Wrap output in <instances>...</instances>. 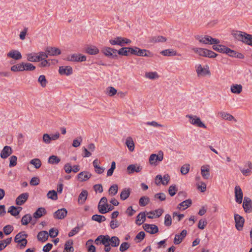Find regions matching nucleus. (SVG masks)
Listing matches in <instances>:
<instances>
[{
  "label": "nucleus",
  "mask_w": 252,
  "mask_h": 252,
  "mask_svg": "<svg viewBox=\"0 0 252 252\" xmlns=\"http://www.w3.org/2000/svg\"><path fill=\"white\" fill-rule=\"evenodd\" d=\"M196 72L198 76L210 75V71L208 69L203 68L201 64H199L196 69Z\"/></svg>",
  "instance_id": "nucleus-25"
},
{
  "label": "nucleus",
  "mask_w": 252,
  "mask_h": 252,
  "mask_svg": "<svg viewBox=\"0 0 252 252\" xmlns=\"http://www.w3.org/2000/svg\"><path fill=\"white\" fill-rule=\"evenodd\" d=\"M101 245H103L104 246L106 245L107 244H110V236L108 235H102V238H101Z\"/></svg>",
  "instance_id": "nucleus-58"
},
{
  "label": "nucleus",
  "mask_w": 252,
  "mask_h": 252,
  "mask_svg": "<svg viewBox=\"0 0 252 252\" xmlns=\"http://www.w3.org/2000/svg\"><path fill=\"white\" fill-rule=\"evenodd\" d=\"M8 58H12L15 60H19L22 59L21 53L16 50H12L7 54Z\"/></svg>",
  "instance_id": "nucleus-18"
},
{
  "label": "nucleus",
  "mask_w": 252,
  "mask_h": 252,
  "mask_svg": "<svg viewBox=\"0 0 252 252\" xmlns=\"http://www.w3.org/2000/svg\"><path fill=\"white\" fill-rule=\"evenodd\" d=\"M145 77L150 79H155L158 78L157 72H149L145 73Z\"/></svg>",
  "instance_id": "nucleus-54"
},
{
  "label": "nucleus",
  "mask_w": 252,
  "mask_h": 252,
  "mask_svg": "<svg viewBox=\"0 0 252 252\" xmlns=\"http://www.w3.org/2000/svg\"><path fill=\"white\" fill-rule=\"evenodd\" d=\"M46 214L47 211L45 208L44 207H40L38 208L33 213V217L34 218L37 219L41 218L42 216L46 215Z\"/></svg>",
  "instance_id": "nucleus-24"
},
{
  "label": "nucleus",
  "mask_w": 252,
  "mask_h": 252,
  "mask_svg": "<svg viewBox=\"0 0 252 252\" xmlns=\"http://www.w3.org/2000/svg\"><path fill=\"white\" fill-rule=\"evenodd\" d=\"M73 244V242L72 240L70 239L67 241L64 245V250L66 251V252L64 251L63 252H73L74 248L72 247Z\"/></svg>",
  "instance_id": "nucleus-33"
},
{
  "label": "nucleus",
  "mask_w": 252,
  "mask_h": 252,
  "mask_svg": "<svg viewBox=\"0 0 252 252\" xmlns=\"http://www.w3.org/2000/svg\"><path fill=\"white\" fill-rule=\"evenodd\" d=\"M177 191L178 188L175 185L170 186L168 189V192L171 196H174Z\"/></svg>",
  "instance_id": "nucleus-57"
},
{
  "label": "nucleus",
  "mask_w": 252,
  "mask_h": 252,
  "mask_svg": "<svg viewBox=\"0 0 252 252\" xmlns=\"http://www.w3.org/2000/svg\"><path fill=\"white\" fill-rule=\"evenodd\" d=\"M144 230L151 234H155L159 231L158 227L155 224L144 223L143 225Z\"/></svg>",
  "instance_id": "nucleus-10"
},
{
  "label": "nucleus",
  "mask_w": 252,
  "mask_h": 252,
  "mask_svg": "<svg viewBox=\"0 0 252 252\" xmlns=\"http://www.w3.org/2000/svg\"><path fill=\"white\" fill-rule=\"evenodd\" d=\"M47 196L48 198L51 199L53 200H56L58 199L57 192L55 190H50L48 192Z\"/></svg>",
  "instance_id": "nucleus-47"
},
{
  "label": "nucleus",
  "mask_w": 252,
  "mask_h": 252,
  "mask_svg": "<svg viewBox=\"0 0 252 252\" xmlns=\"http://www.w3.org/2000/svg\"><path fill=\"white\" fill-rule=\"evenodd\" d=\"M145 213L144 212H141L136 217L135 223L138 225H140L145 221Z\"/></svg>",
  "instance_id": "nucleus-29"
},
{
  "label": "nucleus",
  "mask_w": 252,
  "mask_h": 252,
  "mask_svg": "<svg viewBox=\"0 0 252 252\" xmlns=\"http://www.w3.org/2000/svg\"><path fill=\"white\" fill-rule=\"evenodd\" d=\"M131 48L132 47H125L123 46L119 50H117V53L121 56H128L129 54H131Z\"/></svg>",
  "instance_id": "nucleus-23"
},
{
  "label": "nucleus",
  "mask_w": 252,
  "mask_h": 252,
  "mask_svg": "<svg viewBox=\"0 0 252 252\" xmlns=\"http://www.w3.org/2000/svg\"><path fill=\"white\" fill-rule=\"evenodd\" d=\"M93 165L94 167L95 172L97 174H100L104 172L105 168L99 166L98 164V160L97 159L94 160Z\"/></svg>",
  "instance_id": "nucleus-36"
},
{
  "label": "nucleus",
  "mask_w": 252,
  "mask_h": 252,
  "mask_svg": "<svg viewBox=\"0 0 252 252\" xmlns=\"http://www.w3.org/2000/svg\"><path fill=\"white\" fill-rule=\"evenodd\" d=\"M142 168L140 165H138L137 164H130L127 167V172L128 174H131L134 172H140Z\"/></svg>",
  "instance_id": "nucleus-17"
},
{
  "label": "nucleus",
  "mask_w": 252,
  "mask_h": 252,
  "mask_svg": "<svg viewBox=\"0 0 252 252\" xmlns=\"http://www.w3.org/2000/svg\"><path fill=\"white\" fill-rule=\"evenodd\" d=\"M23 67L26 71H33L35 69V66L29 63H23Z\"/></svg>",
  "instance_id": "nucleus-56"
},
{
  "label": "nucleus",
  "mask_w": 252,
  "mask_h": 252,
  "mask_svg": "<svg viewBox=\"0 0 252 252\" xmlns=\"http://www.w3.org/2000/svg\"><path fill=\"white\" fill-rule=\"evenodd\" d=\"M17 158L15 156H12L9 158V164L10 167H12L16 165L17 164Z\"/></svg>",
  "instance_id": "nucleus-59"
},
{
  "label": "nucleus",
  "mask_w": 252,
  "mask_h": 252,
  "mask_svg": "<svg viewBox=\"0 0 252 252\" xmlns=\"http://www.w3.org/2000/svg\"><path fill=\"white\" fill-rule=\"evenodd\" d=\"M150 202V198L147 196H143L139 199V204L141 207H144Z\"/></svg>",
  "instance_id": "nucleus-42"
},
{
  "label": "nucleus",
  "mask_w": 252,
  "mask_h": 252,
  "mask_svg": "<svg viewBox=\"0 0 252 252\" xmlns=\"http://www.w3.org/2000/svg\"><path fill=\"white\" fill-rule=\"evenodd\" d=\"M88 196V191L86 190H83L79 194L78 198L79 204H83L85 203L87 199Z\"/></svg>",
  "instance_id": "nucleus-30"
},
{
  "label": "nucleus",
  "mask_w": 252,
  "mask_h": 252,
  "mask_svg": "<svg viewBox=\"0 0 252 252\" xmlns=\"http://www.w3.org/2000/svg\"><path fill=\"white\" fill-rule=\"evenodd\" d=\"M126 144L130 151H133L134 150V144L131 137H128L127 138Z\"/></svg>",
  "instance_id": "nucleus-43"
},
{
  "label": "nucleus",
  "mask_w": 252,
  "mask_h": 252,
  "mask_svg": "<svg viewBox=\"0 0 252 252\" xmlns=\"http://www.w3.org/2000/svg\"><path fill=\"white\" fill-rule=\"evenodd\" d=\"M130 244L128 242L122 243L120 247V251L125 252L130 247Z\"/></svg>",
  "instance_id": "nucleus-61"
},
{
  "label": "nucleus",
  "mask_w": 252,
  "mask_h": 252,
  "mask_svg": "<svg viewBox=\"0 0 252 252\" xmlns=\"http://www.w3.org/2000/svg\"><path fill=\"white\" fill-rule=\"evenodd\" d=\"M110 245L113 247H117L120 244V239L117 236L110 237Z\"/></svg>",
  "instance_id": "nucleus-44"
},
{
  "label": "nucleus",
  "mask_w": 252,
  "mask_h": 252,
  "mask_svg": "<svg viewBox=\"0 0 252 252\" xmlns=\"http://www.w3.org/2000/svg\"><path fill=\"white\" fill-rule=\"evenodd\" d=\"M219 115L221 116L223 119L229 121H231L234 119V117L229 113H226L224 112H220Z\"/></svg>",
  "instance_id": "nucleus-50"
},
{
  "label": "nucleus",
  "mask_w": 252,
  "mask_h": 252,
  "mask_svg": "<svg viewBox=\"0 0 252 252\" xmlns=\"http://www.w3.org/2000/svg\"><path fill=\"white\" fill-rule=\"evenodd\" d=\"M212 48L213 50H214L218 52L225 54L227 47L223 45L218 44L217 45H213Z\"/></svg>",
  "instance_id": "nucleus-32"
},
{
  "label": "nucleus",
  "mask_w": 252,
  "mask_h": 252,
  "mask_svg": "<svg viewBox=\"0 0 252 252\" xmlns=\"http://www.w3.org/2000/svg\"><path fill=\"white\" fill-rule=\"evenodd\" d=\"M107 94L110 96H113L116 94L117 91L113 87H108L107 88Z\"/></svg>",
  "instance_id": "nucleus-64"
},
{
  "label": "nucleus",
  "mask_w": 252,
  "mask_h": 252,
  "mask_svg": "<svg viewBox=\"0 0 252 252\" xmlns=\"http://www.w3.org/2000/svg\"><path fill=\"white\" fill-rule=\"evenodd\" d=\"M131 54L140 57H153L154 56V54L150 51L146 49H141L136 46L132 47Z\"/></svg>",
  "instance_id": "nucleus-1"
},
{
  "label": "nucleus",
  "mask_w": 252,
  "mask_h": 252,
  "mask_svg": "<svg viewBox=\"0 0 252 252\" xmlns=\"http://www.w3.org/2000/svg\"><path fill=\"white\" fill-rule=\"evenodd\" d=\"M17 208L14 206H10L8 210V213H10V214L13 216H16L19 214V211H17Z\"/></svg>",
  "instance_id": "nucleus-52"
},
{
  "label": "nucleus",
  "mask_w": 252,
  "mask_h": 252,
  "mask_svg": "<svg viewBox=\"0 0 252 252\" xmlns=\"http://www.w3.org/2000/svg\"><path fill=\"white\" fill-rule=\"evenodd\" d=\"M232 35L236 40L241 41L245 44H247L248 38L247 35H249V33L244 32L236 31L232 32Z\"/></svg>",
  "instance_id": "nucleus-3"
},
{
  "label": "nucleus",
  "mask_w": 252,
  "mask_h": 252,
  "mask_svg": "<svg viewBox=\"0 0 252 252\" xmlns=\"http://www.w3.org/2000/svg\"><path fill=\"white\" fill-rule=\"evenodd\" d=\"M99 49L95 46L91 45L85 49V52L89 55H96L99 53Z\"/></svg>",
  "instance_id": "nucleus-28"
},
{
  "label": "nucleus",
  "mask_w": 252,
  "mask_h": 252,
  "mask_svg": "<svg viewBox=\"0 0 252 252\" xmlns=\"http://www.w3.org/2000/svg\"><path fill=\"white\" fill-rule=\"evenodd\" d=\"M46 52L51 56H56L61 54L60 49L54 47H47L46 48Z\"/></svg>",
  "instance_id": "nucleus-19"
},
{
  "label": "nucleus",
  "mask_w": 252,
  "mask_h": 252,
  "mask_svg": "<svg viewBox=\"0 0 252 252\" xmlns=\"http://www.w3.org/2000/svg\"><path fill=\"white\" fill-rule=\"evenodd\" d=\"M30 163L34 165L36 169L39 168L41 165V161L39 158L32 159L30 161Z\"/></svg>",
  "instance_id": "nucleus-51"
},
{
  "label": "nucleus",
  "mask_w": 252,
  "mask_h": 252,
  "mask_svg": "<svg viewBox=\"0 0 252 252\" xmlns=\"http://www.w3.org/2000/svg\"><path fill=\"white\" fill-rule=\"evenodd\" d=\"M67 211L65 208L58 209L53 214V217L55 219L63 220L66 216Z\"/></svg>",
  "instance_id": "nucleus-12"
},
{
  "label": "nucleus",
  "mask_w": 252,
  "mask_h": 252,
  "mask_svg": "<svg viewBox=\"0 0 252 252\" xmlns=\"http://www.w3.org/2000/svg\"><path fill=\"white\" fill-rule=\"evenodd\" d=\"M13 226L10 224L6 225L3 228V233L6 235H9L13 231Z\"/></svg>",
  "instance_id": "nucleus-48"
},
{
  "label": "nucleus",
  "mask_w": 252,
  "mask_h": 252,
  "mask_svg": "<svg viewBox=\"0 0 252 252\" xmlns=\"http://www.w3.org/2000/svg\"><path fill=\"white\" fill-rule=\"evenodd\" d=\"M59 234V231L57 229L52 228L49 230V235L51 238H55L58 236Z\"/></svg>",
  "instance_id": "nucleus-62"
},
{
  "label": "nucleus",
  "mask_w": 252,
  "mask_h": 252,
  "mask_svg": "<svg viewBox=\"0 0 252 252\" xmlns=\"http://www.w3.org/2000/svg\"><path fill=\"white\" fill-rule=\"evenodd\" d=\"M235 197L236 202L241 204L243 200V193L239 186H236L235 187Z\"/></svg>",
  "instance_id": "nucleus-13"
},
{
  "label": "nucleus",
  "mask_w": 252,
  "mask_h": 252,
  "mask_svg": "<svg viewBox=\"0 0 252 252\" xmlns=\"http://www.w3.org/2000/svg\"><path fill=\"white\" fill-rule=\"evenodd\" d=\"M160 54L164 56H179L180 55L177 53L176 51L172 49H165L160 52Z\"/></svg>",
  "instance_id": "nucleus-26"
},
{
  "label": "nucleus",
  "mask_w": 252,
  "mask_h": 252,
  "mask_svg": "<svg viewBox=\"0 0 252 252\" xmlns=\"http://www.w3.org/2000/svg\"><path fill=\"white\" fill-rule=\"evenodd\" d=\"M106 206H108L107 199L106 197H102L97 206L99 212L102 214L107 213Z\"/></svg>",
  "instance_id": "nucleus-8"
},
{
  "label": "nucleus",
  "mask_w": 252,
  "mask_h": 252,
  "mask_svg": "<svg viewBox=\"0 0 252 252\" xmlns=\"http://www.w3.org/2000/svg\"><path fill=\"white\" fill-rule=\"evenodd\" d=\"M234 220L236 229L239 231L242 230L245 222L244 218L238 214H235Z\"/></svg>",
  "instance_id": "nucleus-9"
},
{
  "label": "nucleus",
  "mask_w": 252,
  "mask_h": 252,
  "mask_svg": "<svg viewBox=\"0 0 252 252\" xmlns=\"http://www.w3.org/2000/svg\"><path fill=\"white\" fill-rule=\"evenodd\" d=\"M163 159V153L161 151H159L158 155L153 154L150 155L149 158V162L151 165H157V161H161Z\"/></svg>",
  "instance_id": "nucleus-4"
},
{
  "label": "nucleus",
  "mask_w": 252,
  "mask_h": 252,
  "mask_svg": "<svg viewBox=\"0 0 252 252\" xmlns=\"http://www.w3.org/2000/svg\"><path fill=\"white\" fill-rule=\"evenodd\" d=\"M23 62L13 65L10 68L11 71L13 72L23 71L25 70L23 67Z\"/></svg>",
  "instance_id": "nucleus-40"
},
{
  "label": "nucleus",
  "mask_w": 252,
  "mask_h": 252,
  "mask_svg": "<svg viewBox=\"0 0 252 252\" xmlns=\"http://www.w3.org/2000/svg\"><path fill=\"white\" fill-rule=\"evenodd\" d=\"M154 198L162 201L166 199V195L163 192L158 193L155 194Z\"/></svg>",
  "instance_id": "nucleus-63"
},
{
  "label": "nucleus",
  "mask_w": 252,
  "mask_h": 252,
  "mask_svg": "<svg viewBox=\"0 0 252 252\" xmlns=\"http://www.w3.org/2000/svg\"><path fill=\"white\" fill-rule=\"evenodd\" d=\"M243 207L246 213L252 212V200L251 198L247 196L244 197Z\"/></svg>",
  "instance_id": "nucleus-11"
},
{
  "label": "nucleus",
  "mask_w": 252,
  "mask_h": 252,
  "mask_svg": "<svg viewBox=\"0 0 252 252\" xmlns=\"http://www.w3.org/2000/svg\"><path fill=\"white\" fill-rule=\"evenodd\" d=\"M102 52L106 56L113 59H117L118 55L117 53V49L108 47H105L102 48Z\"/></svg>",
  "instance_id": "nucleus-5"
},
{
  "label": "nucleus",
  "mask_w": 252,
  "mask_h": 252,
  "mask_svg": "<svg viewBox=\"0 0 252 252\" xmlns=\"http://www.w3.org/2000/svg\"><path fill=\"white\" fill-rule=\"evenodd\" d=\"M186 117L189 119V122L192 125L199 127L206 128L205 125L196 116L187 115Z\"/></svg>",
  "instance_id": "nucleus-6"
},
{
  "label": "nucleus",
  "mask_w": 252,
  "mask_h": 252,
  "mask_svg": "<svg viewBox=\"0 0 252 252\" xmlns=\"http://www.w3.org/2000/svg\"><path fill=\"white\" fill-rule=\"evenodd\" d=\"M23 232H20L16 235L14 238V242L19 245L20 249H23L27 245L28 241L25 238H23L22 234Z\"/></svg>",
  "instance_id": "nucleus-7"
},
{
  "label": "nucleus",
  "mask_w": 252,
  "mask_h": 252,
  "mask_svg": "<svg viewBox=\"0 0 252 252\" xmlns=\"http://www.w3.org/2000/svg\"><path fill=\"white\" fill-rule=\"evenodd\" d=\"M29 194L28 192L23 193L19 195L16 198L15 202L17 205H22L27 200Z\"/></svg>",
  "instance_id": "nucleus-16"
},
{
  "label": "nucleus",
  "mask_w": 252,
  "mask_h": 252,
  "mask_svg": "<svg viewBox=\"0 0 252 252\" xmlns=\"http://www.w3.org/2000/svg\"><path fill=\"white\" fill-rule=\"evenodd\" d=\"M92 176V174L89 172L82 171L77 175L78 180L80 182H85L88 180Z\"/></svg>",
  "instance_id": "nucleus-22"
},
{
  "label": "nucleus",
  "mask_w": 252,
  "mask_h": 252,
  "mask_svg": "<svg viewBox=\"0 0 252 252\" xmlns=\"http://www.w3.org/2000/svg\"><path fill=\"white\" fill-rule=\"evenodd\" d=\"M92 220L94 221H96L99 223H100L102 221H104L106 220V218L104 216L100 215H94L92 217Z\"/></svg>",
  "instance_id": "nucleus-45"
},
{
  "label": "nucleus",
  "mask_w": 252,
  "mask_h": 252,
  "mask_svg": "<svg viewBox=\"0 0 252 252\" xmlns=\"http://www.w3.org/2000/svg\"><path fill=\"white\" fill-rule=\"evenodd\" d=\"M12 153V150L10 146H5L0 153V157L2 158H8Z\"/></svg>",
  "instance_id": "nucleus-21"
},
{
  "label": "nucleus",
  "mask_w": 252,
  "mask_h": 252,
  "mask_svg": "<svg viewBox=\"0 0 252 252\" xmlns=\"http://www.w3.org/2000/svg\"><path fill=\"white\" fill-rule=\"evenodd\" d=\"M130 194V189L129 188H125L120 194V198L122 200H126Z\"/></svg>",
  "instance_id": "nucleus-35"
},
{
  "label": "nucleus",
  "mask_w": 252,
  "mask_h": 252,
  "mask_svg": "<svg viewBox=\"0 0 252 252\" xmlns=\"http://www.w3.org/2000/svg\"><path fill=\"white\" fill-rule=\"evenodd\" d=\"M201 174L203 179L207 180L210 177V166L208 165H203L201 167Z\"/></svg>",
  "instance_id": "nucleus-20"
},
{
  "label": "nucleus",
  "mask_w": 252,
  "mask_h": 252,
  "mask_svg": "<svg viewBox=\"0 0 252 252\" xmlns=\"http://www.w3.org/2000/svg\"><path fill=\"white\" fill-rule=\"evenodd\" d=\"M32 218L30 214H26L21 219V223L23 225H27L30 221H32Z\"/></svg>",
  "instance_id": "nucleus-41"
},
{
  "label": "nucleus",
  "mask_w": 252,
  "mask_h": 252,
  "mask_svg": "<svg viewBox=\"0 0 252 252\" xmlns=\"http://www.w3.org/2000/svg\"><path fill=\"white\" fill-rule=\"evenodd\" d=\"M192 204V201L190 199H187L182 201L178 205V208L181 209V207H184L183 210L186 209L188 207H189Z\"/></svg>",
  "instance_id": "nucleus-38"
},
{
  "label": "nucleus",
  "mask_w": 252,
  "mask_h": 252,
  "mask_svg": "<svg viewBox=\"0 0 252 252\" xmlns=\"http://www.w3.org/2000/svg\"><path fill=\"white\" fill-rule=\"evenodd\" d=\"M35 54H29L27 55V60L31 62H39V57L35 55Z\"/></svg>",
  "instance_id": "nucleus-46"
},
{
  "label": "nucleus",
  "mask_w": 252,
  "mask_h": 252,
  "mask_svg": "<svg viewBox=\"0 0 252 252\" xmlns=\"http://www.w3.org/2000/svg\"><path fill=\"white\" fill-rule=\"evenodd\" d=\"M61 161V159L57 156H51L48 159V162L50 164H58Z\"/></svg>",
  "instance_id": "nucleus-49"
},
{
  "label": "nucleus",
  "mask_w": 252,
  "mask_h": 252,
  "mask_svg": "<svg viewBox=\"0 0 252 252\" xmlns=\"http://www.w3.org/2000/svg\"><path fill=\"white\" fill-rule=\"evenodd\" d=\"M187 234V230L184 229L183 230L180 234H176L174 239V243L175 245L180 244L185 238Z\"/></svg>",
  "instance_id": "nucleus-15"
},
{
  "label": "nucleus",
  "mask_w": 252,
  "mask_h": 252,
  "mask_svg": "<svg viewBox=\"0 0 252 252\" xmlns=\"http://www.w3.org/2000/svg\"><path fill=\"white\" fill-rule=\"evenodd\" d=\"M193 50L194 52L197 53L199 56L202 57H208L209 58H214L218 56V54L214 52L205 48H195Z\"/></svg>",
  "instance_id": "nucleus-2"
},
{
  "label": "nucleus",
  "mask_w": 252,
  "mask_h": 252,
  "mask_svg": "<svg viewBox=\"0 0 252 252\" xmlns=\"http://www.w3.org/2000/svg\"><path fill=\"white\" fill-rule=\"evenodd\" d=\"M232 93L239 94L242 91V86L240 84H233L230 88Z\"/></svg>",
  "instance_id": "nucleus-34"
},
{
  "label": "nucleus",
  "mask_w": 252,
  "mask_h": 252,
  "mask_svg": "<svg viewBox=\"0 0 252 252\" xmlns=\"http://www.w3.org/2000/svg\"><path fill=\"white\" fill-rule=\"evenodd\" d=\"M210 36L209 35H205L204 37H202L200 35L195 36V38L199 40V41L201 43H202L205 44H209Z\"/></svg>",
  "instance_id": "nucleus-37"
},
{
  "label": "nucleus",
  "mask_w": 252,
  "mask_h": 252,
  "mask_svg": "<svg viewBox=\"0 0 252 252\" xmlns=\"http://www.w3.org/2000/svg\"><path fill=\"white\" fill-rule=\"evenodd\" d=\"M167 39L163 36H155L150 38V42L152 43L164 42L166 41Z\"/></svg>",
  "instance_id": "nucleus-39"
},
{
  "label": "nucleus",
  "mask_w": 252,
  "mask_h": 252,
  "mask_svg": "<svg viewBox=\"0 0 252 252\" xmlns=\"http://www.w3.org/2000/svg\"><path fill=\"white\" fill-rule=\"evenodd\" d=\"M118 186L116 184L113 185L110 187L109 189V193L112 195H116L118 192Z\"/></svg>",
  "instance_id": "nucleus-55"
},
{
  "label": "nucleus",
  "mask_w": 252,
  "mask_h": 252,
  "mask_svg": "<svg viewBox=\"0 0 252 252\" xmlns=\"http://www.w3.org/2000/svg\"><path fill=\"white\" fill-rule=\"evenodd\" d=\"M123 37L121 36H117L114 39H111L109 40V43L112 45H119L121 47H123Z\"/></svg>",
  "instance_id": "nucleus-31"
},
{
  "label": "nucleus",
  "mask_w": 252,
  "mask_h": 252,
  "mask_svg": "<svg viewBox=\"0 0 252 252\" xmlns=\"http://www.w3.org/2000/svg\"><path fill=\"white\" fill-rule=\"evenodd\" d=\"M59 72L62 75L68 76L73 73V70L70 66H62L59 67Z\"/></svg>",
  "instance_id": "nucleus-14"
},
{
  "label": "nucleus",
  "mask_w": 252,
  "mask_h": 252,
  "mask_svg": "<svg viewBox=\"0 0 252 252\" xmlns=\"http://www.w3.org/2000/svg\"><path fill=\"white\" fill-rule=\"evenodd\" d=\"M164 225L166 226H170L172 224L171 217L169 214H166L164 218Z\"/></svg>",
  "instance_id": "nucleus-60"
},
{
  "label": "nucleus",
  "mask_w": 252,
  "mask_h": 252,
  "mask_svg": "<svg viewBox=\"0 0 252 252\" xmlns=\"http://www.w3.org/2000/svg\"><path fill=\"white\" fill-rule=\"evenodd\" d=\"M49 237V234L46 231H41L39 232L37 235V239L38 241L41 242H45L46 241Z\"/></svg>",
  "instance_id": "nucleus-27"
},
{
  "label": "nucleus",
  "mask_w": 252,
  "mask_h": 252,
  "mask_svg": "<svg viewBox=\"0 0 252 252\" xmlns=\"http://www.w3.org/2000/svg\"><path fill=\"white\" fill-rule=\"evenodd\" d=\"M38 81L42 87H45L48 82L46 79L45 76L43 75H41L39 76L38 79Z\"/></svg>",
  "instance_id": "nucleus-53"
}]
</instances>
